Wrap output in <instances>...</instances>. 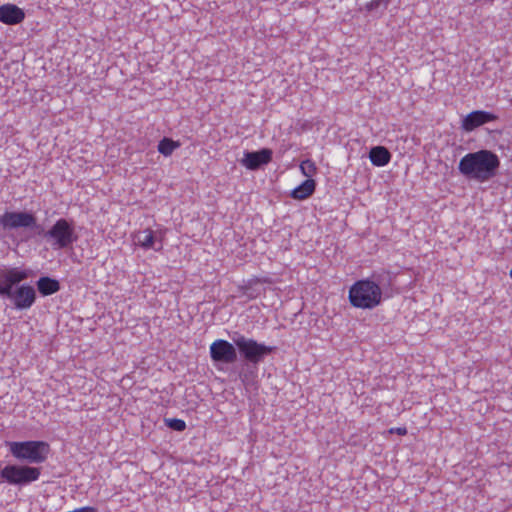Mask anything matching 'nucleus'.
Segmentation results:
<instances>
[{
    "instance_id": "obj_1",
    "label": "nucleus",
    "mask_w": 512,
    "mask_h": 512,
    "mask_svg": "<svg viewBox=\"0 0 512 512\" xmlns=\"http://www.w3.org/2000/svg\"><path fill=\"white\" fill-rule=\"evenodd\" d=\"M391 274L388 271L374 272L371 277L357 280L348 292V300L351 306L372 310L378 307L383 301V289L390 285Z\"/></svg>"
},
{
    "instance_id": "obj_2",
    "label": "nucleus",
    "mask_w": 512,
    "mask_h": 512,
    "mask_svg": "<svg viewBox=\"0 0 512 512\" xmlns=\"http://www.w3.org/2000/svg\"><path fill=\"white\" fill-rule=\"evenodd\" d=\"M499 167V157L487 149L467 153L458 164V170L463 176L480 183L487 182L495 177Z\"/></svg>"
},
{
    "instance_id": "obj_3",
    "label": "nucleus",
    "mask_w": 512,
    "mask_h": 512,
    "mask_svg": "<svg viewBox=\"0 0 512 512\" xmlns=\"http://www.w3.org/2000/svg\"><path fill=\"white\" fill-rule=\"evenodd\" d=\"M6 447L16 460L32 465L46 462L50 454V445L42 440L7 441Z\"/></svg>"
},
{
    "instance_id": "obj_4",
    "label": "nucleus",
    "mask_w": 512,
    "mask_h": 512,
    "mask_svg": "<svg viewBox=\"0 0 512 512\" xmlns=\"http://www.w3.org/2000/svg\"><path fill=\"white\" fill-rule=\"evenodd\" d=\"M231 339L240 355L246 360L247 364L252 366H258L266 356L275 350V347L259 343L255 339L245 337L239 332H234Z\"/></svg>"
},
{
    "instance_id": "obj_5",
    "label": "nucleus",
    "mask_w": 512,
    "mask_h": 512,
    "mask_svg": "<svg viewBox=\"0 0 512 512\" xmlns=\"http://www.w3.org/2000/svg\"><path fill=\"white\" fill-rule=\"evenodd\" d=\"M41 469L32 465L8 464L0 470V483L26 486L40 478Z\"/></svg>"
},
{
    "instance_id": "obj_6",
    "label": "nucleus",
    "mask_w": 512,
    "mask_h": 512,
    "mask_svg": "<svg viewBox=\"0 0 512 512\" xmlns=\"http://www.w3.org/2000/svg\"><path fill=\"white\" fill-rule=\"evenodd\" d=\"M43 235L46 239L51 240L54 249L71 247L78 240L73 221L65 218L58 219Z\"/></svg>"
},
{
    "instance_id": "obj_7",
    "label": "nucleus",
    "mask_w": 512,
    "mask_h": 512,
    "mask_svg": "<svg viewBox=\"0 0 512 512\" xmlns=\"http://www.w3.org/2000/svg\"><path fill=\"white\" fill-rule=\"evenodd\" d=\"M0 226L4 230H14L19 228H40L37 225L36 217L31 212L26 211H6L0 215Z\"/></svg>"
},
{
    "instance_id": "obj_8",
    "label": "nucleus",
    "mask_w": 512,
    "mask_h": 512,
    "mask_svg": "<svg viewBox=\"0 0 512 512\" xmlns=\"http://www.w3.org/2000/svg\"><path fill=\"white\" fill-rule=\"evenodd\" d=\"M30 270L19 267L7 268L0 271V296H11L14 285L28 279Z\"/></svg>"
},
{
    "instance_id": "obj_9",
    "label": "nucleus",
    "mask_w": 512,
    "mask_h": 512,
    "mask_svg": "<svg viewBox=\"0 0 512 512\" xmlns=\"http://www.w3.org/2000/svg\"><path fill=\"white\" fill-rule=\"evenodd\" d=\"M234 343L217 339L209 347L210 358L214 363L232 364L237 360V350Z\"/></svg>"
},
{
    "instance_id": "obj_10",
    "label": "nucleus",
    "mask_w": 512,
    "mask_h": 512,
    "mask_svg": "<svg viewBox=\"0 0 512 512\" xmlns=\"http://www.w3.org/2000/svg\"><path fill=\"white\" fill-rule=\"evenodd\" d=\"M163 232L153 231L150 228L139 231L135 235L136 243L144 250L161 251L163 249Z\"/></svg>"
},
{
    "instance_id": "obj_11",
    "label": "nucleus",
    "mask_w": 512,
    "mask_h": 512,
    "mask_svg": "<svg viewBox=\"0 0 512 512\" xmlns=\"http://www.w3.org/2000/svg\"><path fill=\"white\" fill-rule=\"evenodd\" d=\"M14 303L18 310L29 309L35 302L36 292L30 285H21L15 291L12 290L11 296L8 297Z\"/></svg>"
},
{
    "instance_id": "obj_12",
    "label": "nucleus",
    "mask_w": 512,
    "mask_h": 512,
    "mask_svg": "<svg viewBox=\"0 0 512 512\" xmlns=\"http://www.w3.org/2000/svg\"><path fill=\"white\" fill-rule=\"evenodd\" d=\"M272 159V151L263 148L259 151L245 152L241 160L242 164L249 170H257L262 165L268 164Z\"/></svg>"
},
{
    "instance_id": "obj_13",
    "label": "nucleus",
    "mask_w": 512,
    "mask_h": 512,
    "mask_svg": "<svg viewBox=\"0 0 512 512\" xmlns=\"http://www.w3.org/2000/svg\"><path fill=\"white\" fill-rule=\"evenodd\" d=\"M496 118V115L491 112L476 110L466 115L462 120V129L471 132L479 126L494 121Z\"/></svg>"
},
{
    "instance_id": "obj_14",
    "label": "nucleus",
    "mask_w": 512,
    "mask_h": 512,
    "mask_svg": "<svg viewBox=\"0 0 512 512\" xmlns=\"http://www.w3.org/2000/svg\"><path fill=\"white\" fill-rule=\"evenodd\" d=\"M25 18L24 11L15 4L0 6V22L6 25H17Z\"/></svg>"
},
{
    "instance_id": "obj_15",
    "label": "nucleus",
    "mask_w": 512,
    "mask_h": 512,
    "mask_svg": "<svg viewBox=\"0 0 512 512\" xmlns=\"http://www.w3.org/2000/svg\"><path fill=\"white\" fill-rule=\"evenodd\" d=\"M369 159L374 166L383 167L390 162L391 154L386 147L375 146L369 152Z\"/></svg>"
},
{
    "instance_id": "obj_16",
    "label": "nucleus",
    "mask_w": 512,
    "mask_h": 512,
    "mask_svg": "<svg viewBox=\"0 0 512 512\" xmlns=\"http://www.w3.org/2000/svg\"><path fill=\"white\" fill-rule=\"evenodd\" d=\"M315 188V181L313 179H306L291 191L290 196L296 200H305L314 193Z\"/></svg>"
},
{
    "instance_id": "obj_17",
    "label": "nucleus",
    "mask_w": 512,
    "mask_h": 512,
    "mask_svg": "<svg viewBox=\"0 0 512 512\" xmlns=\"http://www.w3.org/2000/svg\"><path fill=\"white\" fill-rule=\"evenodd\" d=\"M37 288L41 295L49 296L60 290V283L50 277H41L37 281Z\"/></svg>"
},
{
    "instance_id": "obj_18",
    "label": "nucleus",
    "mask_w": 512,
    "mask_h": 512,
    "mask_svg": "<svg viewBox=\"0 0 512 512\" xmlns=\"http://www.w3.org/2000/svg\"><path fill=\"white\" fill-rule=\"evenodd\" d=\"M257 366H252L250 364L246 365V368L242 369L239 373V378L244 386L252 385L257 377Z\"/></svg>"
},
{
    "instance_id": "obj_19",
    "label": "nucleus",
    "mask_w": 512,
    "mask_h": 512,
    "mask_svg": "<svg viewBox=\"0 0 512 512\" xmlns=\"http://www.w3.org/2000/svg\"><path fill=\"white\" fill-rule=\"evenodd\" d=\"M179 146V142H176L170 138L165 137L162 140H160L158 144V151L159 153L167 157L170 156L174 152V150L179 148Z\"/></svg>"
},
{
    "instance_id": "obj_20",
    "label": "nucleus",
    "mask_w": 512,
    "mask_h": 512,
    "mask_svg": "<svg viewBox=\"0 0 512 512\" xmlns=\"http://www.w3.org/2000/svg\"><path fill=\"white\" fill-rule=\"evenodd\" d=\"M164 421H165V425L172 430L181 432L186 429V423L182 419L166 418Z\"/></svg>"
},
{
    "instance_id": "obj_21",
    "label": "nucleus",
    "mask_w": 512,
    "mask_h": 512,
    "mask_svg": "<svg viewBox=\"0 0 512 512\" xmlns=\"http://www.w3.org/2000/svg\"><path fill=\"white\" fill-rule=\"evenodd\" d=\"M390 3V0H371L366 3L365 10L367 12H372L374 10L379 9L382 7L383 9H386Z\"/></svg>"
},
{
    "instance_id": "obj_22",
    "label": "nucleus",
    "mask_w": 512,
    "mask_h": 512,
    "mask_svg": "<svg viewBox=\"0 0 512 512\" xmlns=\"http://www.w3.org/2000/svg\"><path fill=\"white\" fill-rule=\"evenodd\" d=\"M300 169L305 176L311 177L315 174L317 168L313 161L305 160L300 164Z\"/></svg>"
},
{
    "instance_id": "obj_23",
    "label": "nucleus",
    "mask_w": 512,
    "mask_h": 512,
    "mask_svg": "<svg viewBox=\"0 0 512 512\" xmlns=\"http://www.w3.org/2000/svg\"><path fill=\"white\" fill-rule=\"evenodd\" d=\"M395 431L397 432V434L399 435H405L407 433V430L406 428H396Z\"/></svg>"
},
{
    "instance_id": "obj_24",
    "label": "nucleus",
    "mask_w": 512,
    "mask_h": 512,
    "mask_svg": "<svg viewBox=\"0 0 512 512\" xmlns=\"http://www.w3.org/2000/svg\"><path fill=\"white\" fill-rule=\"evenodd\" d=\"M510 277L512 278V268H511V271H510Z\"/></svg>"
}]
</instances>
